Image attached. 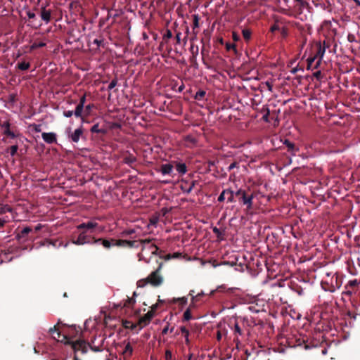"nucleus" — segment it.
<instances>
[{
  "mask_svg": "<svg viewBox=\"0 0 360 360\" xmlns=\"http://www.w3.org/2000/svg\"><path fill=\"white\" fill-rule=\"evenodd\" d=\"M95 244H101L105 248H109L111 246H128V247H136L141 248V251L139 254V259L144 260L146 262H148L151 256L155 255L158 250L154 240H144L137 241H130L127 240H95L94 241Z\"/></svg>",
  "mask_w": 360,
  "mask_h": 360,
  "instance_id": "f257e3e1",
  "label": "nucleus"
},
{
  "mask_svg": "<svg viewBox=\"0 0 360 360\" xmlns=\"http://www.w3.org/2000/svg\"><path fill=\"white\" fill-rule=\"evenodd\" d=\"M49 332L51 335L56 333L58 341L72 346V343L76 342L77 340L71 341V339L77 337L79 333H81L82 330L81 328L77 327L76 325L68 326L62 323L60 320H59L56 325L49 328Z\"/></svg>",
  "mask_w": 360,
  "mask_h": 360,
  "instance_id": "f03ea898",
  "label": "nucleus"
},
{
  "mask_svg": "<svg viewBox=\"0 0 360 360\" xmlns=\"http://www.w3.org/2000/svg\"><path fill=\"white\" fill-rule=\"evenodd\" d=\"M72 241L76 245H84L90 242V221L81 224L72 235Z\"/></svg>",
  "mask_w": 360,
  "mask_h": 360,
  "instance_id": "7ed1b4c3",
  "label": "nucleus"
},
{
  "mask_svg": "<svg viewBox=\"0 0 360 360\" xmlns=\"http://www.w3.org/2000/svg\"><path fill=\"white\" fill-rule=\"evenodd\" d=\"M162 268L160 264L159 267L154 271L151 272L146 278L138 281L137 285L139 287H143L146 284L149 283L154 287L160 285L163 282V277L160 274Z\"/></svg>",
  "mask_w": 360,
  "mask_h": 360,
  "instance_id": "20e7f679",
  "label": "nucleus"
},
{
  "mask_svg": "<svg viewBox=\"0 0 360 360\" xmlns=\"http://www.w3.org/2000/svg\"><path fill=\"white\" fill-rule=\"evenodd\" d=\"M89 344L84 340H77L76 342L72 343V348L75 352L74 360H79V354H86L88 352Z\"/></svg>",
  "mask_w": 360,
  "mask_h": 360,
  "instance_id": "39448f33",
  "label": "nucleus"
},
{
  "mask_svg": "<svg viewBox=\"0 0 360 360\" xmlns=\"http://www.w3.org/2000/svg\"><path fill=\"white\" fill-rule=\"evenodd\" d=\"M236 196L238 197V200L247 209L250 210L252 207V200L254 198L253 193H248L245 190L238 189L236 193Z\"/></svg>",
  "mask_w": 360,
  "mask_h": 360,
  "instance_id": "423d86ee",
  "label": "nucleus"
},
{
  "mask_svg": "<svg viewBox=\"0 0 360 360\" xmlns=\"http://www.w3.org/2000/svg\"><path fill=\"white\" fill-rule=\"evenodd\" d=\"M318 50L316 53V56L318 58V60L314 65L315 68H317L321 63L324 54L328 49L330 48V44L328 41H323V42L317 43Z\"/></svg>",
  "mask_w": 360,
  "mask_h": 360,
  "instance_id": "0eeeda50",
  "label": "nucleus"
},
{
  "mask_svg": "<svg viewBox=\"0 0 360 360\" xmlns=\"http://www.w3.org/2000/svg\"><path fill=\"white\" fill-rule=\"evenodd\" d=\"M195 186L193 181H181L180 183V188L185 193H189Z\"/></svg>",
  "mask_w": 360,
  "mask_h": 360,
  "instance_id": "6e6552de",
  "label": "nucleus"
},
{
  "mask_svg": "<svg viewBox=\"0 0 360 360\" xmlns=\"http://www.w3.org/2000/svg\"><path fill=\"white\" fill-rule=\"evenodd\" d=\"M41 136H42L43 140L46 143H49V144H52V143H56V141H57L56 134L53 132H49V133L43 132L41 134Z\"/></svg>",
  "mask_w": 360,
  "mask_h": 360,
  "instance_id": "1a4fd4ad",
  "label": "nucleus"
},
{
  "mask_svg": "<svg viewBox=\"0 0 360 360\" xmlns=\"http://www.w3.org/2000/svg\"><path fill=\"white\" fill-rule=\"evenodd\" d=\"M155 314L150 310L142 317L139 319V323L140 325L146 326L148 325L151 319L154 317Z\"/></svg>",
  "mask_w": 360,
  "mask_h": 360,
  "instance_id": "9d476101",
  "label": "nucleus"
},
{
  "mask_svg": "<svg viewBox=\"0 0 360 360\" xmlns=\"http://www.w3.org/2000/svg\"><path fill=\"white\" fill-rule=\"evenodd\" d=\"M84 101H85L84 96L81 98L79 103L77 104V105L75 108V110L74 111L75 116L77 117H81L82 119V120H84V117H82V114L83 109H84Z\"/></svg>",
  "mask_w": 360,
  "mask_h": 360,
  "instance_id": "9b49d317",
  "label": "nucleus"
},
{
  "mask_svg": "<svg viewBox=\"0 0 360 360\" xmlns=\"http://www.w3.org/2000/svg\"><path fill=\"white\" fill-rule=\"evenodd\" d=\"M173 169V165L170 163L163 164L160 166V172L162 175H172Z\"/></svg>",
  "mask_w": 360,
  "mask_h": 360,
  "instance_id": "f8f14e48",
  "label": "nucleus"
},
{
  "mask_svg": "<svg viewBox=\"0 0 360 360\" xmlns=\"http://www.w3.org/2000/svg\"><path fill=\"white\" fill-rule=\"evenodd\" d=\"M40 16L42 20L46 23H49L51 21V11L47 10L45 7H42L40 11Z\"/></svg>",
  "mask_w": 360,
  "mask_h": 360,
  "instance_id": "ddd939ff",
  "label": "nucleus"
},
{
  "mask_svg": "<svg viewBox=\"0 0 360 360\" xmlns=\"http://www.w3.org/2000/svg\"><path fill=\"white\" fill-rule=\"evenodd\" d=\"M91 132H101L103 134L106 133L107 127H105L104 122H98V123L94 124L91 127Z\"/></svg>",
  "mask_w": 360,
  "mask_h": 360,
  "instance_id": "4468645a",
  "label": "nucleus"
},
{
  "mask_svg": "<svg viewBox=\"0 0 360 360\" xmlns=\"http://www.w3.org/2000/svg\"><path fill=\"white\" fill-rule=\"evenodd\" d=\"M32 231V229L30 227H25L17 234V238L18 239L25 238L27 235Z\"/></svg>",
  "mask_w": 360,
  "mask_h": 360,
  "instance_id": "2eb2a0df",
  "label": "nucleus"
},
{
  "mask_svg": "<svg viewBox=\"0 0 360 360\" xmlns=\"http://www.w3.org/2000/svg\"><path fill=\"white\" fill-rule=\"evenodd\" d=\"M293 3L294 7L298 11H302L307 6V3L304 0H293Z\"/></svg>",
  "mask_w": 360,
  "mask_h": 360,
  "instance_id": "dca6fc26",
  "label": "nucleus"
},
{
  "mask_svg": "<svg viewBox=\"0 0 360 360\" xmlns=\"http://www.w3.org/2000/svg\"><path fill=\"white\" fill-rule=\"evenodd\" d=\"M176 171L181 175H184L187 172V167L185 163L178 162L176 165Z\"/></svg>",
  "mask_w": 360,
  "mask_h": 360,
  "instance_id": "f3484780",
  "label": "nucleus"
},
{
  "mask_svg": "<svg viewBox=\"0 0 360 360\" xmlns=\"http://www.w3.org/2000/svg\"><path fill=\"white\" fill-rule=\"evenodd\" d=\"M234 290H235V288H226L225 285H223L219 286L215 290V291H217V292H226L227 294H230V293L233 292ZM214 292V290L212 291L211 293L212 294Z\"/></svg>",
  "mask_w": 360,
  "mask_h": 360,
  "instance_id": "a211bd4d",
  "label": "nucleus"
},
{
  "mask_svg": "<svg viewBox=\"0 0 360 360\" xmlns=\"http://www.w3.org/2000/svg\"><path fill=\"white\" fill-rule=\"evenodd\" d=\"M51 245L56 248L60 245V243L58 240H52L49 239H46L41 243V245H46L49 247Z\"/></svg>",
  "mask_w": 360,
  "mask_h": 360,
  "instance_id": "6ab92c4d",
  "label": "nucleus"
},
{
  "mask_svg": "<svg viewBox=\"0 0 360 360\" xmlns=\"http://www.w3.org/2000/svg\"><path fill=\"white\" fill-rule=\"evenodd\" d=\"M180 330L181 332V334L184 335L185 338V342L186 345H188L190 342L189 340V331L185 326H181L180 328Z\"/></svg>",
  "mask_w": 360,
  "mask_h": 360,
  "instance_id": "aec40b11",
  "label": "nucleus"
},
{
  "mask_svg": "<svg viewBox=\"0 0 360 360\" xmlns=\"http://www.w3.org/2000/svg\"><path fill=\"white\" fill-rule=\"evenodd\" d=\"M82 130L81 129H75L74 133L71 136L72 141L77 142L79 141V137L82 135Z\"/></svg>",
  "mask_w": 360,
  "mask_h": 360,
  "instance_id": "412c9836",
  "label": "nucleus"
},
{
  "mask_svg": "<svg viewBox=\"0 0 360 360\" xmlns=\"http://www.w3.org/2000/svg\"><path fill=\"white\" fill-rule=\"evenodd\" d=\"M132 352H133V348L130 345V342H128L125 347H124V349L123 350V354L126 356H129L132 354Z\"/></svg>",
  "mask_w": 360,
  "mask_h": 360,
  "instance_id": "4be33fe9",
  "label": "nucleus"
},
{
  "mask_svg": "<svg viewBox=\"0 0 360 360\" xmlns=\"http://www.w3.org/2000/svg\"><path fill=\"white\" fill-rule=\"evenodd\" d=\"M46 43L45 42H43V41H41V42H37V41H34L30 46V51H33V50H35L38 48H42V47H44L46 46Z\"/></svg>",
  "mask_w": 360,
  "mask_h": 360,
  "instance_id": "5701e85b",
  "label": "nucleus"
},
{
  "mask_svg": "<svg viewBox=\"0 0 360 360\" xmlns=\"http://www.w3.org/2000/svg\"><path fill=\"white\" fill-rule=\"evenodd\" d=\"M206 92L204 90H199L194 96V98L197 101H202L205 97Z\"/></svg>",
  "mask_w": 360,
  "mask_h": 360,
  "instance_id": "b1692460",
  "label": "nucleus"
},
{
  "mask_svg": "<svg viewBox=\"0 0 360 360\" xmlns=\"http://www.w3.org/2000/svg\"><path fill=\"white\" fill-rule=\"evenodd\" d=\"M243 37L245 39V40L248 41L251 38L252 32L249 29H243L242 30Z\"/></svg>",
  "mask_w": 360,
  "mask_h": 360,
  "instance_id": "393cba45",
  "label": "nucleus"
},
{
  "mask_svg": "<svg viewBox=\"0 0 360 360\" xmlns=\"http://www.w3.org/2000/svg\"><path fill=\"white\" fill-rule=\"evenodd\" d=\"M226 191H227V193L226 195H228L227 196L228 202H232L233 201H234V196H236V194H235L236 192H233V191H231L230 189H226Z\"/></svg>",
  "mask_w": 360,
  "mask_h": 360,
  "instance_id": "a878e982",
  "label": "nucleus"
},
{
  "mask_svg": "<svg viewBox=\"0 0 360 360\" xmlns=\"http://www.w3.org/2000/svg\"><path fill=\"white\" fill-rule=\"evenodd\" d=\"M105 127H107V129H120L121 127V125H120V124H119L117 122H109L105 125Z\"/></svg>",
  "mask_w": 360,
  "mask_h": 360,
  "instance_id": "bb28decb",
  "label": "nucleus"
},
{
  "mask_svg": "<svg viewBox=\"0 0 360 360\" xmlns=\"http://www.w3.org/2000/svg\"><path fill=\"white\" fill-rule=\"evenodd\" d=\"M233 333L236 335H242L243 331L240 327L239 326V324L238 323H235L233 328Z\"/></svg>",
  "mask_w": 360,
  "mask_h": 360,
  "instance_id": "cd10ccee",
  "label": "nucleus"
},
{
  "mask_svg": "<svg viewBox=\"0 0 360 360\" xmlns=\"http://www.w3.org/2000/svg\"><path fill=\"white\" fill-rule=\"evenodd\" d=\"M193 30H194L195 29L198 28L200 26L199 25V20H200L199 15L198 14H194L193 15Z\"/></svg>",
  "mask_w": 360,
  "mask_h": 360,
  "instance_id": "c85d7f7f",
  "label": "nucleus"
},
{
  "mask_svg": "<svg viewBox=\"0 0 360 360\" xmlns=\"http://www.w3.org/2000/svg\"><path fill=\"white\" fill-rule=\"evenodd\" d=\"M30 63L26 62H21L18 64V69L21 70H27L30 68Z\"/></svg>",
  "mask_w": 360,
  "mask_h": 360,
  "instance_id": "c756f323",
  "label": "nucleus"
},
{
  "mask_svg": "<svg viewBox=\"0 0 360 360\" xmlns=\"http://www.w3.org/2000/svg\"><path fill=\"white\" fill-rule=\"evenodd\" d=\"M18 150V145H13L7 149V151L10 153L11 156H15L17 154Z\"/></svg>",
  "mask_w": 360,
  "mask_h": 360,
  "instance_id": "7c9ffc66",
  "label": "nucleus"
},
{
  "mask_svg": "<svg viewBox=\"0 0 360 360\" xmlns=\"http://www.w3.org/2000/svg\"><path fill=\"white\" fill-rule=\"evenodd\" d=\"M177 302H180L181 304H186L187 303V298L186 297H182L179 298H174L172 300L173 303Z\"/></svg>",
  "mask_w": 360,
  "mask_h": 360,
  "instance_id": "2f4dec72",
  "label": "nucleus"
},
{
  "mask_svg": "<svg viewBox=\"0 0 360 360\" xmlns=\"http://www.w3.org/2000/svg\"><path fill=\"white\" fill-rule=\"evenodd\" d=\"M192 319L190 309H187L184 313V320L190 321Z\"/></svg>",
  "mask_w": 360,
  "mask_h": 360,
  "instance_id": "473e14b6",
  "label": "nucleus"
},
{
  "mask_svg": "<svg viewBox=\"0 0 360 360\" xmlns=\"http://www.w3.org/2000/svg\"><path fill=\"white\" fill-rule=\"evenodd\" d=\"M213 232L217 235V237L219 240H222L223 239V234H222V232L220 231L219 229H218L217 227H214L213 228Z\"/></svg>",
  "mask_w": 360,
  "mask_h": 360,
  "instance_id": "72a5a7b5",
  "label": "nucleus"
},
{
  "mask_svg": "<svg viewBox=\"0 0 360 360\" xmlns=\"http://www.w3.org/2000/svg\"><path fill=\"white\" fill-rule=\"evenodd\" d=\"M135 303V300L133 299V298H128L124 304V307H130L131 306H132Z\"/></svg>",
  "mask_w": 360,
  "mask_h": 360,
  "instance_id": "f704fd0d",
  "label": "nucleus"
},
{
  "mask_svg": "<svg viewBox=\"0 0 360 360\" xmlns=\"http://www.w3.org/2000/svg\"><path fill=\"white\" fill-rule=\"evenodd\" d=\"M4 134L7 136L11 137V139H14L16 137V135L11 129L4 130Z\"/></svg>",
  "mask_w": 360,
  "mask_h": 360,
  "instance_id": "c9c22d12",
  "label": "nucleus"
},
{
  "mask_svg": "<svg viewBox=\"0 0 360 360\" xmlns=\"http://www.w3.org/2000/svg\"><path fill=\"white\" fill-rule=\"evenodd\" d=\"M117 84V80L116 79H112V80L109 83V84H108V90H111V89H112L114 87H115V86H116Z\"/></svg>",
  "mask_w": 360,
  "mask_h": 360,
  "instance_id": "e433bc0d",
  "label": "nucleus"
},
{
  "mask_svg": "<svg viewBox=\"0 0 360 360\" xmlns=\"http://www.w3.org/2000/svg\"><path fill=\"white\" fill-rule=\"evenodd\" d=\"M124 162L127 164H132L136 162V158L134 156H130L124 158Z\"/></svg>",
  "mask_w": 360,
  "mask_h": 360,
  "instance_id": "4c0bfd02",
  "label": "nucleus"
},
{
  "mask_svg": "<svg viewBox=\"0 0 360 360\" xmlns=\"http://www.w3.org/2000/svg\"><path fill=\"white\" fill-rule=\"evenodd\" d=\"M281 30V27L280 25H278V22H275L270 28V31L271 32H274L277 30Z\"/></svg>",
  "mask_w": 360,
  "mask_h": 360,
  "instance_id": "58836bf2",
  "label": "nucleus"
},
{
  "mask_svg": "<svg viewBox=\"0 0 360 360\" xmlns=\"http://www.w3.org/2000/svg\"><path fill=\"white\" fill-rule=\"evenodd\" d=\"M226 193H227V191H226V189H225V190H224V191L221 193V194L219 195L218 199H217L219 202H223V201H224V200H225V198H225V195H226Z\"/></svg>",
  "mask_w": 360,
  "mask_h": 360,
  "instance_id": "ea45409f",
  "label": "nucleus"
},
{
  "mask_svg": "<svg viewBox=\"0 0 360 360\" xmlns=\"http://www.w3.org/2000/svg\"><path fill=\"white\" fill-rule=\"evenodd\" d=\"M284 144L288 147V150H292L295 147L294 143L288 140H285Z\"/></svg>",
  "mask_w": 360,
  "mask_h": 360,
  "instance_id": "a19ab883",
  "label": "nucleus"
},
{
  "mask_svg": "<svg viewBox=\"0 0 360 360\" xmlns=\"http://www.w3.org/2000/svg\"><path fill=\"white\" fill-rule=\"evenodd\" d=\"M316 58L318 59V58L316 56H314L313 57L308 58V59H307L308 66L309 67L311 66Z\"/></svg>",
  "mask_w": 360,
  "mask_h": 360,
  "instance_id": "79ce46f5",
  "label": "nucleus"
},
{
  "mask_svg": "<svg viewBox=\"0 0 360 360\" xmlns=\"http://www.w3.org/2000/svg\"><path fill=\"white\" fill-rule=\"evenodd\" d=\"M165 360H172V353L170 350H166Z\"/></svg>",
  "mask_w": 360,
  "mask_h": 360,
  "instance_id": "37998d69",
  "label": "nucleus"
},
{
  "mask_svg": "<svg viewBox=\"0 0 360 360\" xmlns=\"http://www.w3.org/2000/svg\"><path fill=\"white\" fill-rule=\"evenodd\" d=\"M186 141L189 142V143H192V144H195L196 142H197L196 139L194 137L191 136H186Z\"/></svg>",
  "mask_w": 360,
  "mask_h": 360,
  "instance_id": "c03bdc74",
  "label": "nucleus"
},
{
  "mask_svg": "<svg viewBox=\"0 0 360 360\" xmlns=\"http://www.w3.org/2000/svg\"><path fill=\"white\" fill-rule=\"evenodd\" d=\"M72 115H74L73 110H65L63 112V115L66 117H70L72 116Z\"/></svg>",
  "mask_w": 360,
  "mask_h": 360,
  "instance_id": "a18cd8bd",
  "label": "nucleus"
},
{
  "mask_svg": "<svg viewBox=\"0 0 360 360\" xmlns=\"http://www.w3.org/2000/svg\"><path fill=\"white\" fill-rule=\"evenodd\" d=\"M11 124L8 121L4 122L1 127L4 129V130L10 129Z\"/></svg>",
  "mask_w": 360,
  "mask_h": 360,
  "instance_id": "49530a36",
  "label": "nucleus"
},
{
  "mask_svg": "<svg viewBox=\"0 0 360 360\" xmlns=\"http://www.w3.org/2000/svg\"><path fill=\"white\" fill-rule=\"evenodd\" d=\"M226 48L228 51H230L231 49H236V45L234 44L231 43H226Z\"/></svg>",
  "mask_w": 360,
  "mask_h": 360,
  "instance_id": "de8ad7c7",
  "label": "nucleus"
},
{
  "mask_svg": "<svg viewBox=\"0 0 360 360\" xmlns=\"http://www.w3.org/2000/svg\"><path fill=\"white\" fill-rule=\"evenodd\" d=\"M358 284V282L356 279L354 280H351L348 282L347 283V285L350 286V287H354L356 286V285Z\"/></svg>",
  "mask_w": 360,
  "mask_h": 360,
  "instance_id": "09e8293b",
  "label": "nucleus"
},
{
  "mask_svg": "<svg viewBox=\"0 0 360 360\" xmlns=\"http://www.w3.org/2000/svg\"><path fill=\"white\" fill-rule=\"evenodd\" d=\"M193 293H194L193 290H190L189 295L192 296L193 301H194L198 296H200L201 295H202V293H198L196 296H195V295H193Z\"/></svg>",
  "mask_w": 360,
  "mask_h": 360,
  "instance_id": "8fccbe9b",
  "label": "nucleus"
},
{
  "mask_svg": "<svg viewBox=\"0 0 360 360\" xmlns=\"http://www.w3.org/2000/svg\"><path fill=\"white\" fill-rule=\"evenodd\" d=\"M27 17L29 18V19H33L36 17L35 13L30 11L27 12Z\"/></svg>",
  "mask_w": 360,
  "mask_h": 360,
  "instance_id": "3c124183",
  "label": "nucleus"
},
{
  "mask_svg": "<svg viewBox=\"0 0 360 360\" xmlns=\"http://www.w3.org/2000/svg\"><path fill=\"white\" fill-rule=\"evenodd\" d=\"M265 85L266 86V87H267V89H268V90H269V91H272L273 86H272V84H271L270 82L266 81V82H265Z\"/></svg>",
  "mask_w": 360,
  "mask_h": 360,
  "instance_id": "603ef678",
  "label": "nucleus"
},
{
  "mask_svg": "<svg viewBox=\"0 0 360 360\" xmlns=\"http://www.w3.org/2000/svg\"><path fill=\"white\" fill-rule=\"evenodd\" d=\"M172 37V32H171L169 30H167V32H166V33H165V35H164V37H165V38H168V39H169V38H171Z\"/></svg>",
  "mask_w": 360,
  "mask_h": 360,
  "instance_id": "864d4df0",
  "label": "nucleus"
},
{
  "mask_svg": "<svg viewBox=\"0 0 360 360\" xmlns=\"http://www.w3.org/2000/svg\"><path fill=\"white\" fill-rule=\"evenodd\" d=\"M158 304H153V305L150 307V311H153V313L154 314H155V311H156V309H158Z\"/></svg>",
  "mask_w": 360,
  "mask_h": 360,
  "instance_id": "5fc2aeb1",
  "label": "nucleus"
},
{
  "mask_svg": "<svg viewBox=\"0 0 360 360\" xmlns=\"http://www.w3.org/2000/svg\"><path fill=\"white\" fill-rule=\"evenodd\" d=\"M281 30V34H282V35H283V37L287 36V34H288V32H287L286 28H285L284 27H281V30Z\"/></svg>",
  "mask_w": 360,
  "mask_h": 360,
  "instance_id": "6e6d98bb",
  "label": "nucleus"
},
{
  "mask_svg": "<svg viewBox=\"0 0 360 360\" xmlns=\"http://www.w3.org/2000/svg\"><path fill=\"white\" fill-rule=\"evenodd\" d=\"M232 38H233V41L239 40V36L238 35V34L236 32H232Z\"/></svg>",
  "mask_w": 360,
  "mask_h": 360,
  "instance_id": "4d7b16f0",
  "label": "nucleus"
},
{
  "mask_svg": "<svg viewBox=\"0 0 360 360\" xmlns=\"http://www.w3.org/2000/svg\"><path fill=\"white\" fill-rule=\"evenodd\" d=\"M34 130L36 132H40V131H41V125H39V124H34Z\"/></svg>",
  "mask_w": 360,
  "mask_h": 360,
  "instance_id": "13d9d810",
  "label": "nucleus"
},
{
  "mask_svg": "<svg viewBox=\"0 0 360 360\" xmlns=\"http://www.w3.org/2000/svg\"><path fill=\"white\" fill-rule=\"evenodd\" d=\"M169 331V324H167L162 330V335H166Z\"/></svg>",
  "mask_w": 360,
  "mask_h": 360,
  "instance_id": "bf43d9fd",
  "label": "nucleus"
},
{
  "mask_svg": "<svg viewBox=\"0 0 360 360\" xmlns=\"http://www.w3.org/2000/svg\"><path fill=\"white\" fill-rule=\"evenodd\" d=\"M42 228V225L41 224H37L35 227H34V231L35 232H38L39 231H40Z\"/></svg>",
  "mask_w": 360,
  "mask_h": 360,
  "instance_id": "052dcab7",
  "label": "nucleus"
},
{
  "mask_svg": "<svg viewBox=\"0 0 360 360\" xmlns=\"http://www.w3.org/2000/svg\"><path fill=\"white\" fill-rule=\"evenodd\" d=\"M262 119L265 121V122H268L269 121V112L264 115L263 117H262Z\"/></svg>",
  "mask_w": 360,
  "mask_h": 360,
  "instance_id": "680f3d73",
  "label": "nucleus"
},
{
  "mask_svg": "<svg viewBox=\"0 0 360 360\" xmlns=\"http://www.w3.org/2000/svg\"><path fill=\"white\" fill-rule=\"evenodd\" d=\"M321 71H317L316 72H314V76L316 78H319V77L321 76Z\"/></svg>",
  "mask_w": 360,
  "mask_h": 360,
  "instance_id": "e2e57ef3",
  "label": "nucleus"
},
{
  "mask_svg": "<svg viewBox=\"0 0 360 360\" xmlns=\"http://www.w3.org/2000/svg\"><path fill=\"white\" fill-rule=\"evenodd\" d=\"M6 221L0 218V228L3 227Z\"/></svg>",
  "mask_w": 360,
  "mask_h": 360,
  "instance_id": "0e129e2a",
  "label": "nucleus"
},
{
  "mask_svg": "<svg viewBox=\"0 0 360 360\" xmlns=\"http://www.w3.org/2000/svg\"><path fill=\"white\" fill-rule=\"evenodd\" d=\"M176 38L177 42L179 43L180 39H181V33H178L176 36Z\"/></svg>",
  "mask_w": 360,
  "mask_h": 360,
  "instance_id": "69168bd1",
  "label": "nucleus"
},
{
  "mask_svg": "<svg viewBox=\"0 0 360 360\" xmlns=\"http://www.w3.org/2000/svg\"><path fill=\"white\" fill-rule=\"evenodd\" d=\"M221 338V333L219 331L217 332V340H220Z\"/></svg>",
  "mask_w": 360,
  "mask_h": 360,
  "instance_id": "338daca9",
  "label": "nucleus"
},
{
  "mask_svg": "<svg viewBox=\"0 0 360 360\" xmlns=\"http://www.w3.org/2000/svg\"><path fill=\"white\" fill-rule=\"evenodd\" d=\"M184 89V85H181L179 87V92H181Z\"/></svg>",
  "mask_w": 360,
  "mask_h": 360,
  "instance_id": "774afa93",
  "label": "nucleus"
}]
</instances>
